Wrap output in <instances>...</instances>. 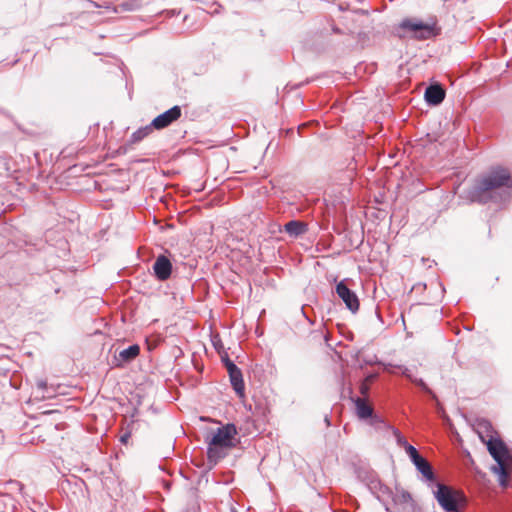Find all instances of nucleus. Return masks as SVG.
Instances as JSON below:
<instances>
[{
  "mask_svg": "<svg viewBox=\"0 0 512 512\" xmlns=\"http://www.w3.org/2000/svg\"><path fill=\"white\" fill-rule=\"evenodd\" d=\"M137 7L136 3L134 2H131V3H128V2H122L117 8H116V12H119V11H132V10H135Z\"/></svg>",
  "mask_w": 512,
  "mask_h": 512,
  "instance_id": "nucleus-22",
  "label": "nucleus"
},
{
  "mask_svg": "<svg viewBox=\"0 0 512 512\" xmlns=\"http://www.w3.org/2000/svg\"><path fill=\"white\" fill-rule=\"evenodd\" d=\"M336 293L352 313L359 310L360 304L356 293L349 289L344 281H341L336 285Z\"/></svg>",
  "mask_w": 512,
  "mask_h": 512,
  "instance_id": "nucleus-5",
  "label": "nucleus"
},
{
  "mask_svg": "<svg viewBox=\"0 0 512 512\" xmlns=\"http://www.w3.org/2000/svg\"><path fill=\"white\" fill-rule=\"evenodd\" d=\"M412 463L415 465L417 470L422 474L426 481L432 482L435 480V475L432 470V467L425 458L421 456Z\"/></svg>",
  "mask_w": 512,
  "mask_h": 512,
  "instance_id": "nucleus-11",
  "label": "nucleus"
},
{
  "mask_svg": "<svg viewBox=\"0 0 512 512\" xmlns=\"http://www.w3.org/2000/svg\"><path fill=\"white\" fill-rule=\"evenodd\" d=\"M181 116V109L179 106H174L164 113L158 115L150 123L153 129L160 130L168 127L172 122L176 121Z\"/></svg>",
  "mask_w": 512,
  "mask_h": 512,
  "instance_id": "nucleus-6",
  "label": "nucleus"
},
{
  "mask_svg": "<svg viewBox=\"0 0 512 512\" xmlns=\"http://www.w3.org/2000/svg\"><path fill=\"white\" fill-rule=\"evenodd\" d=\"M231 384L235 392L240 396H244V381L241 370L234 371L229 374Z\"/></svg>",
  "mask_w": 512,
  "mask_h": 512,
  "instance_id": "nucleus-15",
  "label": "nucleus"
},
{
  "mask_svg": "<svg viewBox=\"0 0 512 512\" xmlns=\"http://www.w3.org/2000/svg\"><path fill=\"white\" fill-rule=\"evenodd\" d=\"M402 374L408 378L410 381H412L413 383H415L416 385H418L423 391H425L426 393L430 394L433 398H436L435 394L431 391V389L426 385V383L420 379V378H416L414 377L410 370L408 368H404L402 370Z\"/></svg>",
  "mask_w": 512,
  "mask_h": 512,
  "instance_id": "nucleus-17",
  "label": "nucleus"
},
{
  "mask_svg": "<svg viewBox=\"0 0 512 512\" xmlns=\"http://www.w3.org/2000/svg\"><path fill=\"white\" fill-rule=\"evenodd\" d=\"M139 353V345L134 344L120 351L116 359L119 361V364L128 363L134 360L139 355Z\"/></svg>",
  "mask_w": 512,
  "mask_h": 512,
  "instance_id": "nucleus-13",
  "label": "nucleus"
},
{
  "mask_svg": "<svg viewBox=\"0 0 512 512\" xmlns=\"http://www.w3.org/2000/svg\"><path fill=\"white\" fill-rule=\"evenodd\" d=\"M153 271L158 280H167L172 272L171 261L165 255L158 256L153 264Z\"/></svg>",
  "mask_w": 512,
  "mask_h": 512,
  "instance_id": "nucleus-8",
  "label": "nucleus"
},
{
  "mask_svg": "<svg viewBox=\"0 0 512 512\" xmlns=\"http://www.w3.org/2000/svg\"><path fill=\"white\" fill-rule=\"evenodd\" d=\"M284 231L292 237H298L307 231V224L302 221L292 220L284 225Z\"/></svg>",
  "mask_w": 512,
  "mask_h": 512,
  "instance_id": "nucleus-12",
  "label": "nucleus"
},
{
  "mask_svg": "<svg viewBox=\"0 0 512 512\" xmlns=\"http://www.w3.org/2000/svg\"><path fill=\"white\" fill-rule=\"evenodd\" d=\"M434 496L446 512H458L459 507L465 503V497L461 492L452 490L441 483L437 484V491H435Z\"/></svg>",
  "mask_w": 512,
  "mask_h": 512,
  "instance_id": "nucleus-3",
  "label": "nucleus"
},
{
  "mask_svg": "<svg viewBox=\"0 0 512 512\" xmlns=\"http://www.w3.org/2000/svg\"><path fill=\"white\" fill-rule=\"evenodd\" d=\"M368 390H369V387L365 383H362L360 385V393L361 394H363V395L367 394Z\"/></svg>",
  "mask_w": 512,
  "mask_h": 512,
  "instance_id": "nucleus-24",
  "label": "nucleus"
},
{
  "mask_svg": "<svg viewBox=\"0 0 512 512\" xmlns=\"http://www.w3.org/2000/svg\"><path fill=\"white\" fill-rule=\"evenodd\" d=\"M425 100L430 105H439L445 98V91L440 85H430L425 91Z\"/></svg>",
  "mask_w": 512,
  "mask_h": 512,
  "instance_id": "nucleus-9",
  "label": "nucleus"
},
{
  "mask_svg": "<svg viewBox=\"0 0 512 512\" xmlns=\"http://www.w3.org/2000/svg\"><path fill=\"white\" fill-rule=\"evenodd\" d=\"M226 448L222 446L211 445V442L208 443V458L210 462L217 463L221 458L225 456Z\"/></svg>",
  "mask_w": 512,
  "mask_h": 512,
  "instance_id": "nucleus-16",
  "label": "nucleus"
},
{
  "mask_svg": "<svg viewBox=\"0 0 512 512\" xmlns=\"http://www.w3.org/2000/svg\"><path fill=\"white\" fill-rule=\"evenodd\" d=\"M356 413L360 419H368L373 417V408L367 404L363 398H357L355 400Z\"/></svg>",
  "mask_w": 512,
  "mask_h": 512,
  "instance_id": "nucleus-14",
  "label": "nucleus"
},
{
  "mask_svg": "<svg viewBox=\"0 0 512 512\" xmlns=\"http://www.w3.org/2000/svg\"><path fill=\"white\" fill-rule=\"evenodd\" d=\"M37 386H38V388H40L43 391H45L47 389V383L45 381H39L37 383Z\"/></svg>",
  "mask_w": 512,
  "mask_h": 512,
  "instance_id": "nucleus-25",
  "label": "nucleus"
},
{
  "mask_svg": "<svg viewBox=\"0 0 512 512\" xmlns=\"http://www.w3.org/2000/svg\"><path fill=\"white\" fill-rule=\"evenodd\" d=\"M129 437H130V434H129V433H126V434H124L123 436H121V439H120V440H121V442H122V443H127V441H128V439H129Z\"/></svg>",
  "mask_w": 512,
  "mask_h": 512,
  "instance_id": "nucleus-26",
  "label": "nucleus"
},
{
  "mask_svg": "<svg viewBox=\"0 0 512 512\" xmlns=\"http://www.w3.org/2000/svg\"><path fill=\"white\" fill-rule=\"evenodd\" d=\"M511 186L512 178L509 171L502 167L493 168L476 182L472 192V200L481 201L485 194Z\"/></svg>",
  "mask_w": 512,
  "mask_h": 512,
  "instance_id": "nucleus-2",
  "label": "nucleus"
},
{
  "mask_svg": "<svg viewBox=\"0 0 512 512\" xmlns=\"http://www.w3.org/2000/svg\"><path fill=\"white\" fill-rule=\"evenodd\" d=\"M392 500L396 504H408L412 501V497L409 492L401 490V491H397L392 496Z\"/></svg>",
  "mask_w": 512,
  "mask_h": 512,
  "instance_id": "nucleus-19",
  "label": "nucleus"
},
{
  "mask_svg": "<svg viewBox=\"0 0 512 512\" xmlns=\"http://www.w3.org/2000/svg\"><path fill=\"white\" fill-rule=\"evenodd\" d=\"M401 27L414 32L415 37L419 39H427L432 35V27L416 19L404 20Z\"/></svg>",
  "mask_w": 512,
  "mask_h": 512,
  "instance_id": "nucleus-7",
  "label": "nucleus"
},
{
  "mask_svg": "<svg viewBox=\"0 0 512 512\" xmlns=\"http://www.w3.org/2000/svg\"><path fill=\"white\" fill-rule=\"evenodd\" d=\"M152 131H153V128L150 124L146 125L144 127H141L132 134L131 141L133 143L139 142V141L143 140L145 137H147Z\"/></svg>",
  "mask_w": 512,
  "mask_h": 512,
  "instance_id": "nucleus-18",
  "label": "nucleus"
},
{
  "mask_svg": "<svg viewBox=\"0 0 512 512\" xmlns=\"http://www.w3.org/2000/svg\"><path fill=\"white\" fill-rule=\"evenodd\" d=\"M476 432L487 449L496 465L492 466L493 473L499 476V483L505 487L509 476L512 474V456L504 442L497 436L491 423L485 419L479 420L476 424Z\"/></svg>",
  "mask_w": 512,
  "mask_h": 512,
  "instance_id": "nucleus-1",
  "label": "nucleus"
},
{
  "mask_svg": "<svg viewBox=\"0 0 512 512\" xmlns=\"http://www.w3.org/2000/svg\"><path fill=\"white\" fill-rule=\"evenodd\" d=\"M236 427L233 424H227L217 429L210 439L211 445L230 448L233 446V438L236 435Z\"/></svg>",
  "mask_w": 512,
  "mask_h": 512,
  "instance_id": "nucleus-4",
  "label": "nucleus"
},
{
  "mask_svg": "<svg viewBox=\"0 0 512 512\" xmlns=\"http://www.w3.org/2000/svg\"><path fill=\"white\" fill-rule=\"evenodd\" d=\"M404 449H405L407 455L410 457V460L412 462H414L419 457H421V455L418 453L417 449L414 446L410 445L408 442H405Z\"/></svg>",
  "mask_w": 512,
  "mask_h": 512,
  "instance_id": "nucleus-20",
  "label": "nucleus"
},
{
  "mask_svg": "<svg viewBox=\"0 0 512 512\" xmlns=\"http://www.w3.org/2000/svg\"><path fill=\"white\" fill-rule=\"evenodd\" d=\"M222 361L228 371V374L233 373L234 371L239 370V368L228 358L226 355L225 357L222 356Z\"/></svg>",
  "mask_w": 512,
  "mask_h": 512,
  "instance_id": "nucleus-21",
  "label": "nucleus"
},
{
  "mask_svg": "<svg viewBox=\"0 0 512 512\" xmlns=\"http://www.w3.org/2000/svg\"><path fill=\"white\" fill-rule=\"evenodd\" d=\"M396 436H397L398 444L400 446H402L403 448H405V442H407L406 439L404 437H402L400 434H397Z\"/></svg>",
  "mask_w": 512,
  "mask_h": 512,
  "instance_id": "nucleus-23",
  "label": "nucleus"
},
{
  "mask_svg": "<svg viewBox=\"0 0 512 512\" xmlns=\"http://www.w3.org/2000/svg\"><path fill=\"white\" fill-rule=\"evenodd\" d=\"M367 486L369 490L374 495H376L378 500H380L383 503L385 502V497H390L392 494L390 489L387 486L383 485L381 481L376 477H372L371 480L367 483Z\"/></svg>",
  "mask_w": 512,
  "mask_h": 512,
  "instance_id": "nucleus-10",
  "label": "nucleus"
}]
</instances>
